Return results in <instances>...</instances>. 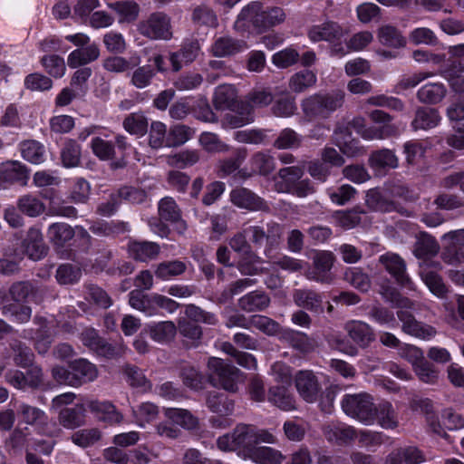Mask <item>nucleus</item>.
Wrapping results in <instances>:
<instances>
[{
  "label": "nucleus",
  "instance_id": "1",
  "mask_svg": "<svg viewBox=\"0 0 464 464\" xmlns=\"http://www.w3.org/2000/svg\"><path fill=\"white\" fill-rule=\"evenodd\" d=\"M379 294L385 302L398 308L396 315L401 323V331L421 340H430L437 334L435 327L418 321L411 311L416 310L417 303L403 296L394 286L383 284L380 286Z\"/></svg>",
  "mask_w": 464,
  "mask_h": 464
},
{
  "label": "nucleus",
  "instance_id": "2",
  "mask_svg": "<svg viewBox=\"0 0 464 464\" xmlns=\"http://www.w3.org/2000/svg\"><path fill=\"white\" fill-rule=\"evenodd\" d=\"M262 442L273 444L276 439L266 430L239 423L231 432L220 436L217 446L222 451H236L239 457L247 459L255 447Z\"/></svg>",
  "mask_w": 464,
  "mask_h": 464
},
{
  "label": "nucleus",
  "instance_id": "3",
  "mask_svg": "<svg viewBox=\"0 0 464 464\" xmlns=\"http://www.w3.org/2000/svg\"><path fill=\"white\" fill-rule=\"evenodd\" d=\"M286 14L278 6L264 9L259 1H253L244 6L235 22L237 30L253 29L258 34L281 24L285 22Z\"/></svg>",
  "mask_w": 464,
  "mask_h": 464
},
{
  "label": "nucleus",
  "instance_id": "4",
  "mask_svg": "<svg viewBox=\"0 0 464 464\" xmlns=\"http://www.w3.org/2000/svg\"><path fill=\"white\" fill-rule=\"evenodd\" d=\"M344 102V93L335 91L326 93H316L302 101L301 108L308 121L325 120L341 108Z\"/></svg>",
  "mask_w": 464,
  "mask_h": 464
},
{
  "label": "nucleus",
  "instance_id": "5",
  "mask_svg": "<svg viewBox=\"0 0 464 464\" xmlns=\"http://www.w3.org/2000/svg\"><path fill=\"white\" fill-rule=\"evenodd\" d=\"M53 378L60 384L80 387L93 382L98 376L97 367L86 359L80 358L69 362L68 368L55 366L52 370Z\"/></svg>",
  "mask_w": 464,
  "mask_h": 464
},
{
  "label": "nucleus",
  "instance_id": "6",
  "mask_svg": "<svg viewBox=\"0 0 464 464\" xmlns=\"http://www.w3.org/2000/svg\"><path fill=\"white\" fill-rule=\"evenodd\" d=\"M245 233L256 247L264 248V255L266 258L272 259L274 252L279 247L282 241L283 226L271 220L266 224L248 226L245 227Z\"/></svg>",
  "mask_w": 464,
  "mask_h": 464
},
{
  "label": "nucleus",
  "instance_id": "7",
  "mask_svg": "<svg viewBox=\"0 0 464 464\" xmlns=\"http://www.w3.org/2000/svg\"><path fill=\"white\" fill-rule=\"evenodd\" d=\"M343 411L364 425L373 424L374 402L367 392L347 393L341 401Z\"/></svg>",
  "mask_w": 464,
  "mask_h": 464
},
{
  "label": "nucleus",
  "instance_id": "8",
  "mask_svg": "<svg viewBox=\"0 0 464 464\" xmlns=\"http://www.w3.org/2000/svg\"><path fill=\"white\" fill-rule=\"evenodd\" d=\"M208 380L214 386H220L224 390L235 392L237 389V382L240 371L226 361L212 357L208 362Z\"/></svg>",
  "mask_w": 464,
  "mask_h": 464
},
{
  "label": "nucleus",
  "instance_id": "9",
  "mask_svg": "<svg viewBox=\"0 0 464 464\" xmlns=\"http://www.w3.org/2000/svg\"><path fill=\"white\" fill-rule=\"evenodd\" d=\"M138 32L150 39L169 40L172 36L169 17L162 12H155L139 23Z\"/></svg>",
  "mask_w": 464,
  "mask_h": 464
},
{
  "label": "nucleus",
  "instance_id": "10",
  "mask_svg": "<svg viewBox=\"0 0 464 464\" xmlns=\"http://www.w3.org/2000/svg\"><path fill=\"white\" fill-rule=\"evenodd\" d=\"M379 263L399 285L409 290H415L414 283L407 273L406 262L401 256L393 252H387L379 256Z\"/></svg>",
  "mask_w": 464,
  "mask_h": 464
},
{
  "label": "nucleus",
  "instance_id": "11",
  "mask_svg": "<svg viewBox=\"0 0 464 464\" xmlns=\"http://www.w3.org/2000/svg\"><path fill=\"white\" fill-rule=\"evenodd\" d=\"M30 177L28 168L18 160H7L0 165V190L18 184L26 186Z\"/></svg>",
  "mask_w": 464,
  "mask_h": 464
},
{
  "label": "nucleus",
  "instance_id": "12",
  "mask_svg": "<svg viewBox=\"0 0 464 464\" xmlns=\"http://www.w3.org/2000/svg\"><path fill=\"white\" fill-rule=\"evenodd\" d=\"M335 257L330 251H317L313 258L314 269L307 272L306 277L323 284H330L333 276L330 273Z\"/></svg>",
  "mask_w": 464,
  "mask_h": 464
},
{
  "label": "nucleus",
  "instance_id": "13",
  "mask_svg": "<svg viewBox=\"0 0 464 464\" xmlns=\"http://www.w3.org/2000/svg\"><path fill=\"white\" fill-rule=\"evenodd\" d=\"M34 324L37 326L35 330H24V337L34 340V349L40 354H45L53 343V335L49 323L42 316H35Z\"/></svg>",
  "mask_w": 464,
  "mask_h": 464
},
{
  "label": "nucleus",
  "instance_id": "14",
  "mask_svg": "<svg viewBox=\"0 0 464 464\" xmlns=\"http://www.w3.org/2000/svg\"><path fill=\"white\" fill-rule=\"evenodd\" d=\"M231 202L250 211H269V206L259 196L246 188H236L230 193Z\"/></svg>",
  "mask_w": 464,
  "mask_h": 464
},
{
  "label": "nucleus",
  "instance_id": "15",
  "mask_svg": "<svg viewBox=\"0 0 464 464\" xmlns=\"http://www.w3.org/2000/svg\"><path fill=\"white\" fill-rule=\"evenodd\" d=\"M430 267L440 268V264L439 262L425 260L420 265L419 275L429 290L434 295L439 298H444L446 297L448 289L443 283L441 276L435 271L431 270Z\"/></svg>",
  "mask_w": 464,
  "mask_h": 464
},
{
  "label": "nucleus",
  "instance_id": "16",
  "mask_svg": "<svg viewBox=\"0 0 464 464\" xmlns=\"http://www.w3.org/2000/svg\"><path fill=\"white\" fill-rule=\"evenodd\" d=\"M323 432L327 441L337 446L350 444L358 435L353 426L344 422H331L323 428Z\"/></svg>",
  "mask_w": 464,
  "mask_h": 464
},
{
  "label": "nucleus",
  "instance_id": "17",
  "mask_svg": "<svg viewBox=\"0 0 464 464\" xmlns=\"http://www.w3.org/2000/svg\"><path fill=\"white\" fill-rule=\"evenodd\" d=\"M21 243L24 247L26 256L31 260H41L48 254L49 247L38 227H30Z\"/></svg>",
  "mask_w": 464,
  "mask_h": 464
},
{
  "label": "nucleus",
  "instance_id": "18",
  "mask_svg": "<svg viewBox=\"0 0 464 464\" xmlns=\"http://www.w3.org/2000/svg\"><path fill=\"white\" fill-rule=\"evenodd\" d=\"M344 34V29L334 21H326L320 24L313 25L308 30V37L314 43L321 41L334 43V41L341 40Z\"/></svg>",
  "mask_w": 464,
  "mask_h": 464
},
{
  "label": "nucleus",
  "instance_id": "19",
  "mask_svg": "<svg viewBox=\"0 0 464 464\" xmlns=\"http://www.w3.org/2000/svg\"><path fill=\"white\" fill-rule=\"evenodd\" d=\"M292 297L295 305L302 309L317 314L324 313L323 295L315 290L309 288L295 289Z\"/></svg>",
  "mask_w": 464,
  "mask_h": 464
},
{
  "label": "nucleus",
  "instance_id": "20",
  "mask_svg": "<svg viewBox=\"0 0 464 464\" xmlns=\"http://www.w3.org/2000/svg\"><path fill=\"white\" fill-rule=\"evenodd\" d=\"M295 387L300 396L307 402L316 401L320 385L312 371H299L295 375Z\"/></svg>",
  "mask_w": 464,
  "mask_h": 464
},
{
  "label": "nucleus",
  "instance_id": "21",
  "mask_svg": "<svg viewBox=\"0 0 464 464\" xmlns=\"http://www.w3.org/2000/svg\"><path fill=\"white\" fill-rule=\"evenodd\" d=\"M344 329L348 336L361 348H367L375 340L372 327L365 322L349 321Z\"/></svg>",
  "mask_w": 464,
  "mask_h": 464
},
{
  "label": "nucleus",
  "instance_id": "22",
  "mask_svg": "<svg viewBox=\"0 0 464 464\" xmlns=\"http://www.w3.org/2000/svg\"><path fill=\"white\" fill-rule=\"evenodd\" d=\"M334 140L335 145L347 157H357L364 153L359 140L352 137V132L347 127L337 128L334 132Z\"/></svg>",
  "mask_w": 464,
  "mask_h": 464
},
{
  "label": "nucleus",
  "instance_id": "23",
  "mask_svg": "<svg viewBox=\"0 0 464 464\" xmlns=\"http://www.w3.org/2000/svg\"><path fill=\"white\" fill-rule=\"evenodd\" d=\"M158 210L161 219L178 225L179 232L183 233L187 229V224L181 218V209L173 198H161L158 204Z\"/></svg>",
  "mask_w": 464,
  "mask_h": 464
},
{
  "label": "nucleus",
  "instance_id": "24",
  "mask_svg": "<svg viewBox=\"0 0 464 464\" xmlns=\"http://www.w3.org/2000/svg\"><path fill=\"white\" fill-rule=\"evenodd\" d=\"M86 409L83 404H75L66 407L59 411V423L70 430L76 429L85 423Z\"/></svg>",
  "mask_w": 464,
  "mask_h": 464
},
{
  "label": "nucleus",
  "instance_id": "25",
  "mask_svg": "<svg viewBox=\"0 0 464 464\" xmlns=\"http://www.w3.org/2000/svg\"><path fill=\"white\" fill-rule=\"evenodd\" d=\"M199 52V44L197 40H189L183 44L179 52L170 55V63L174 71H179L184 64L196 59Z\"/></svg>",
  "mask_w": 464,
  "mask_h": 464
},
{
  "label": "nucleus",
  "instance_id": "26",
  "mask_svg": "<svg viewBox=\"0 0 464 464\" xmlns=\"http://www.w3.org/2000/svg\"><path fill=\"white\" fill-rule=\"evenodd\" d=\"M270 304V297L262 291H252L238 299V306L246 313L263 311Z\"/></svg>",
  "mask_w": 464,
  "mask_h": 464
},
{
  "label": "nucleus",
  "instance_id": "27",
  "mask_svg": "<svg viewBox=\"0 0 464 464\" xmlns=\"http://www.w3.org/2000/svg\"><path fill=\"white\" fill-rule=\"evenodd\" d=\"M282 338L302 353H309L315 348L314 340L303 332L285 329L282 333Z\"/></svg>",
  "mask_w": 464,
  "mask_h": 464
},
{
  "label": "nucleus",
  "instance_id": "28",
  "mask_svg": "<svg viewBox=\"0 0 464 464\" xmlns=\"http://www.w3.org/2000/svg\"><path fill=\"white\" fill-rule=\"evenodd\" d=\"M160 252V246L150 241H135L129 245L130 255L138 261L147 262L155 259Z\"/></svg>",
  "mask_w": 464,
  "mask_h": 464
},
{
  "label": "nucleus",
  "instance_id": "29",
  "mask_svg": "<svg viewBox=\"0 0 464 464\" xmlns=\"http://www.w3.org/2000/svg\"><path fill=\"white\" fill-rule=\"evenodd\" d=\"M440 121L438 110L430 107H419L415 111L411 127L414 130H428L436 127Z\"/></svg>",
  "mask_w": 464,
  "mask_h": 464
},
{
  "label": "nucleus",
  "instance_id": "30",
  "mask_svg": "<svg viewBox=\"0 0 464 464\" xmlns=\"http://www.w3.org/2000/svg\"><path fill=\"white\" fill-rule=\"evenodd\" d=\"M244 47V41L234 39L230 36H220L212 44L211 52L216 57H226L239 53Z\"/></svg>",
  "mask_w": 464,
  "mask_h": 464
},
{
  "label": "nucleus",
  "instance_id": "31",
  "mask_svg": "<svg viewBox=\"0 0 464 464\" xmlns=\"http://www.w3.org/2000/svg\"><path fill=\"white\" fill-rule=\"evenodd\" d=\"M100 49L97 44H92L85 47L73 50L67 58V63L71 68L85 65L98 59Z\"/></svg>",
  "mask_w": 464,
  "mask_h": 464
},
{
  "label": "nucleus",
  "instance_id": "32",
  "mask_svg": "<svg viewBox=\"0 0 464 464\" xmlns=\"http://www.w3.org/2000/svg\"><path fill=\"white\" fill-rule=\"evenodd\" d=\"M373 422L378 421V424L386 430L395 429L398 427L397 413L389 401H382L379 404H374Z\"/></svg>",
  "mask_w": 464,
  "mask_h": 464
},
{
  "label": "nucleus",
  "instance_id": "33",
  "mask_svg": "<svg viewBox=\"0 0 464 464\" xmlns=\"http://www.w3.org/2000/svg\"><path fill=\"white\" fill-rule=\"evenodd\" d=\"M268 401L283 411L295 409V401L293 394L284 385L273 386L268 391Z\"/></svg>",
  "mask_w": 464,
  "mask_h": 464
},
{
  "label": "nucleus",
  "instance_id": "34",
  "mask_svg": "<svg viewBox=\"0 0 464 464\" xmlns=\"http://www.w3.org/2000/svg\"><path fill=\"white\" fill-rule=\"evenodd\" d=\"M108 7L119 15L120 23H132L140 14L139 5L132 0H121L108 3Z\"/></svg>",
  "mask_w": 464,
  "mask_h": 464
},
{
  "label": "nucleus",
  "instance_id": "35",
  "mask_svg": "<svg viewBox=\"0 0 464 464\" xmlns=\"http://www.w3.org/2000/svg\"><path fill=\"white\" fill-rule=\"evenodd\" d=\"M47 235L53 246L56 247H63L73 238L75 231L70 225L57 222L49 226Z\"/></svg>",
  "mask_w": 464,
  "mask_h": 464
},
{
  "label": "nucleus",
  "instance_id": "36",
  "mask_svg": "<svg viewBox=\"0 0 464 464\" xmlns=\"http://www.w3.org/2000/svg\"><path fill=\"white\" fill-rule=\"evenodd\" d=\"M237 101V91L233 85L223 84L216 88L213 96V105L216 110H230Z\"/></svg>",
  "mask_w": 464,
  "mask_h": 464
},
{
  "label": "nucleus",
  "instance_id": "37",
  "mask_svg": "<svg viewBox=\"0 0 464 464\" xmlns=\"http://www.w3.org/2000/svg\"><path fill=\"white\" fill-rule=\"evenodd\" d=\"M379 42L387 47L401 48L406 45V39L401 31L393 25L385 24L378 29Z\"/></svg>",
  "mask_w": 464,
  "mask_h": 464
},
{
  "label": "nucleus",
  "instance_id": "38",
  "mask_svg": "<svg viewBox=\"0 0 464 464\" xmlns=\"http://www.w3.org/2000/svg\"><path fill=\"white\" fill-rule=\"evenodd\" d=\"M447 89L440 82L427 83L417 92V98L421 103L437 104L446 96Z\"/></svg>",
  "mask_w": 464,
  "mask_h": 464
},
{
  "label": "nucleus",
  "instance_id": "39",
  "mask_svg": "<svg viewBox=\"0 0 464 464\" xmlns=\"http://www.w3.org/2000/svg\"><path fill=\"white\" fill-rule=\"evenodd\" d=\"M60 159L64 168L78 167L82 159L81 146L74 140H65L60 151Z\"/></svg>",
  "mask_w": 464,
  "mask_h": 464
},
{
  "label": "nucleus",
  "instance_id": "40",
  "mask_svg": "<svg viewBox=\"0 0 464 464\" xmlns=\"http://www.w3.org/2000/svg\"><path fill=\"white\" fill-rule=\"evenodd\" d=\"M366 206L372 211L392 212L397 211L395 202L388 199L378 189L372 188L367 191L365 196Z\"/></svg>",
  "mask_w": 464,
  "mask_h": 464
},
{
  "label": "nucleus",
  "instance_id": "41",
  "mask_svg": "<svg viewBox=\"0 0 464 464\" xmlns=\"http://www.w3.org/2000/svg\"><path fill=\"white\" fill-rule=\"evenodd\" d=\"M17 208L21 213L27 217L36 218L44 212L45 205L36 196L25 194L18 198Z\"/></svg>",
  "mask_w": 464,
  "mask_h": 464
},
{
  "label": "nucleus",
  "instance_id": "42",
  "mask_svg": "<svg viewBox=\"0 0 464 464\" xmlns=\"http://www.w3.org/2000/svg\"><path fill=\"white\" fill-rule=\"evenodd\" d=\"M247 459L257 464H280L284 456L277 450L256 445Z\"/></svg>",
  "mask_w": 464,
  "mask_h": 464
},
{
  "label": "nucleus",
  "instance_id": "43",
  "mask_svg": "<svg viewBox=\"0 0 464 464\" xmlns=\"http://www.w3.org/2000/svg\"><path fill=\"white\" fill-rule=\"evenodd\" d=\"M149 334L158 343H168L174 339L177 325L171 321H163L149 325Z\"/></svg>",
  "mask_w": 464,
  "mask_h": 464
},
{
  "label": "nucleus",
  "instance_id": "44",
  "mask_svg": "<svg viewBox=\"0 0 464 464\" xmlns=\"http://www.w3.org/2000/svg\"><path fill=\"white\" fill-rule=\"evenodd\" d=\"M191 21L195 25L217 27L218 20L216 12L208 5H199L193 8Z\"/></svg>",
  "mask_w": 464,
  "mask_h": 464
},
{
  "label": "nucleus",
  "instance_id": "45",
  "mask_svg": "<svg viewBox=\"0 0 464 464\" xmlns=\"http://www.w3.org/2000/svg\"><path fill=\"white\" fill-rule=\"evenodd\" d=\"M209 410L220 415H229L234 410V402L224 392H212L207 398Z\"/></svg>",
  "mask_w": 464,
  "mask_h": 464
},
{
  "label": "nucleus",
  "instance_id": "46",
  "mask_svg": "<svg viewBox=\"0 0 464 464\" xmlns=\"http://www.w3.org/2000/svg\"><path fill=\"white\" fill-rule=\"evenodd\" d=\"M187 264L180 260L164 261L157 265L155 276L161 280H169L184 274Z\"/></svg>",
  "mask_w": 464,
  "mask_h": 464
},
{
  "label": "nucleus",
  "instance_id": "47",
  "mask_svg": "<svg viewBox=\"0 0 464 464\" xmlns=\"http://www.w3.org/2000/svg\"><path fill=\"white\" fill-rule=\"evenodd\" d=\"M9 346L13 352V360L15 365L26 368L31 366L34 362V353L32 350L23 342L14 339L10 342Z\"/></svg>",
  "mask_w": 464,
  "mask_h": 464
},
{
  "label": "nucleus",
  "instance_id": "48",
  "mask_svg": "<svg viewBox=\"0 0 464 464\" xmlns=\"http://www.w3.org/2000/svg\"><path fill=\"white\" fill-rule=\"evenodd\" d=\"M247 157V150L238 148L235 150L233 156L224 159L218 162V169L222 177L228 176L239 169L242 163Z\"/></svg>",
  "mask_w": 464,
  "mask_h": 464
},
{
  "label": "nucleus",
  "instance_id": "49",
  "mask_svg": "<svg viewBox=\"0 0 464 464\" xmlns=\"http://www.w3.org/2000/svg\"><path fill=\"white\" fill-rule=\"evenodd\" d=\"M440 246L436 239L427 234L421 235L414 245L413 253L417 258H428L438 254Z\"/></svg>",
  "mask_w": 464,
  "mask_h": 464
},
{
  "label": "nucleus",
  "instance_id": "50",
  "mask_svg": "<svg viewBox=\"0 0 464 464\" xmlns=\"http://www.w3.org/2000/svg\"><path fill=\"white\" fill-rule=\"evenodd\" d=\"M262 263V258L253 250L240 257L237 267L242 275L252 276L263 272V268L258 266Z\"/></svg>",
  "mask_w": 464,
  "mask_h": 464
},
{
  "label": "nucleus",
  "instance_id": "51",
  "mask_svg": "<svg viewBox=\"0 0 464 464\" xmlns=\"http://www.w3.org/2000/svg\"><path fill=\"white\" fill-rule=\"evenodd\" d=\"M250 164L254 171L261 176L269 175L276 167L275 159L266 151H257L250 159Z\"/></svg>",
  "mask_w": 464,
  "mask_h": 464
},
{
  "label": "nucleus",
  "instance_id": "52",
  "mask_svg": "<svg viewBox=\"0 0 464 464\" xmlns=\"http://www.w3.org/2000/svg\"><path fill=\"white\" fill-rule=\"evenodd\" d=\"M38 289L30 281H17L11 285L9 295L16 303H24L30 297H34Z\"/></svg>",
  "mask_w": 464,
  "mask_h": 464
},
{
  "label": "nucleus",
  "instance_id": "53",
  "mask_svg": "<svg viewBox=\"0 0 464 464\" xmlns=\"http://www.w3.org/2000/svg\"><path fill=\"white\" fill-rule=\"evenodd\" d=\"M165 416L177 425L192 430L198 425V420L188 411L178 408L165 409Z\"/></svg>",
  "mask_w": 464,
  "mask_h": 464
},
{
  "label": "nucleus",
  "instance_id": "54",
  "mask_svg": "<svg viewBox=\"0 0 464 464\" xmlns=\"http://www.w3.org/2000/svg\"><path fill=\"white\" fill-rule=\"evenodd\" d=\"M20 150L22 157L31 163L40 164L44 161V147L35 140L22 142Z\"/></svg>",
  "mask_w": 464,
  "mask_h": 464
},
{
  "label": "nucleus",
  "instance_id": "55",
  "mask_svg": "<svg viewBox=\"0 0 464 464\" xmlns=\"http://www.w3.org/2000/svg\"><path fill=\"white\" fill-rule=\"evenodd\" d=\"M369 164L372 168H392L398 167V158L394 152L389 149H382L373 151L369 158Z\"/></svg>",
  "mask_w": 464,
  "mask_h": 464
},
{
  "label": "nucleus",
  "instance_id": "56",
  "mask_svg": "<svg viewBox=\"0 0 464 464\" xmlns=\"http://www.w3.org/2000/svg\"><path fill=\"white\" fill-rule=\"evenodd\" d=\"M194 134V130L188 126L177 124L172 126L166 139L167 147H179L185 144Z\"/></svg>",
  "mask_w": 464,
  "mask_h": 464
},
{
  "label": "nucleus",
  "instance_id": "57",
  "mask_svg": "<svg viewBox=\"0 0 464 464\" xmlns=\"http://www.w3.org/2000/svg\"><path fill=\"white\" fill-rule=\"evenodd\" d=\"M179 377L185 386L198 391L203 388V375L188 363H183L179 368Z\"/></svg>",
  "mask_w": 464,
  "mask_h": 464
},
{
  "label": "nucleus",
  "instance_id": "58",
  "mask_svg": "<svg viewBox=\"0 0 464 464\" xmlns=\"http://www.w3.org/2000/svg\"><path fill=\"white\" fill-rule=\"evenodd\" d=\"M92 408L97 412L100 420L109 424L120 423L123 419L121 413L109 401L93 403Z\"/></svg>",
  "mask_w": 464,
  "mask_h": 464
},
{
  "label": "nucleus",
  "instance_id": "59",
  "mask_svg": "<svg viewBox=\"0 0 464 464\" xmlns=\"http://www.w3.org/2000/svg\"><path fill=\"white\" fill-rule=\"evenodd\" d=\"M185 315L194 323H202L208 325H216L218 322L217 315L208 311L203 310L201 307L189 304L185 306Z\"/></svg>",
  "mask_w": 464,
  "mask_h": 464
},
{
  "label": "nucleus",
  "instance_id": "60",
  "mask_svg": "<svg viewBox=\"0 0 464 464\" xmlns=\"http://www.w3.org/2000/svg\"><path fill=\"white\" fill-rule=\"evenodd\" d=\"M316 82L315 74L309 70L300 71L291 76L289 88L295 92H303Z\"/></svg>",
  "mask_w": 464,
  "mask_h": 464
},
{
  "label": "nucleus",
  "instance_id": "61",
  "mask_svg": "<svg viewBox=\"0 0 464 464\" xmlns=\"http://www.w3.org/2000/svg\"><path fill=\"white\" fill-rule=\"evenodd\" d=\"M126 131L133 135L143 136L148 130V120L142 113H130L122 122Z\"/></svg>",
  "mask_w": 464,
  "mask_h": 464
},
{
  "label": "nucleus",
  "instance_id": "62",
  "mask_svg": "<svg viewBox=\"0 0 464 464\" xmlns=\"http://www.w3.org/2000/svg\"><path fill=\"white\" fill-rule=\"evenodd\" d=\"M302 144V137L290 128L282 130L274 141V147L277 150L299 148Z\"/></svg>",
  "mask_w": 464,
  "mask_h": 464
},
{
  "label": "nucleus",
  "instance_id": "63",
  "mask_svg": "<svg viewBox=\"0 0 464 464\" xmlns=\"http://www.w3.org/2000/svg\"><path fill=\"white\" fill-rule=\"evenodd\" d=\"M156 76V70L150 64L136 68L130 78V83L138 89H144L150 85Z\"/></svg>",
  "mask_w": 464,
  "mask_h": 464
},
{
  "label": "nucleus",
  "instance_id": "64",
  "mask_svg": "<svg viewBox=\"0 0 464 464\" xmlns=\"http://www.w3.org/2000/svg\"><path fill=\"white\" fill-rule=\"evenodd\" d=\"M40 62L46 72L51 76L61 78L64 75L66 66L63 57L57 54H49L43 56Z\"/></svg>",
  "mask_w": 464,
  "mask_h": 464
}]
</instances>
